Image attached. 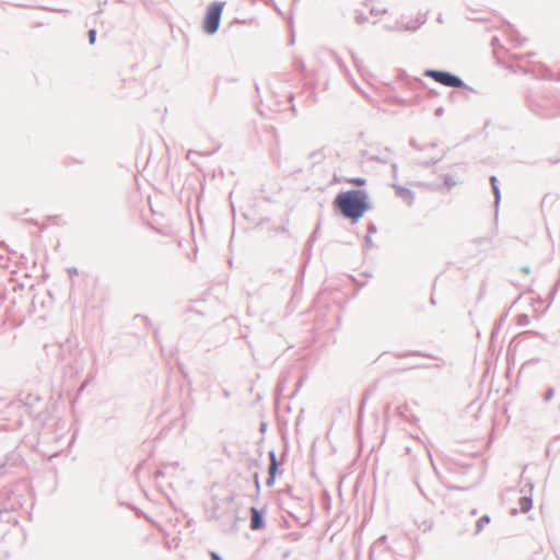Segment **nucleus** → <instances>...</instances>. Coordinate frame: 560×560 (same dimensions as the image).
<instances>
[{
    "mask_svg": "<svg viewBox=\"0 0 560 560\" xmlns=\"http://www.w3.org/2000/svg\"><path fill=\"white\" fill-rule=\"evenodd\" d=\"M334 206L345 218L355 222L370 209L369 196L364 190L343 191L337 195Z\"/></svg>",
    "mask_w": 560,
    "mask_h": 560,
    "instance_id": "f257e3e1",
    "label": "nucleus"
},
{
    "mask_svg": "<svg viewBox=\"0 0 560 560\" xmlns=\"http://www.w3.org/2000/svg\"><path fill=\"white\" fill-rule=\"evenodd\" d=\"M225 2L217 1L212 2L208 9L203 20L202 28L203 32L208 35H213L217 33L220 26L222 11L224 9Z\"/></svg>",
    "mask_w": 560,
    "mask_h": 560,
    "instance_id": "f03ea898",
    "label": "nucleus"
},
{
    "mask_svg": "<svg viewBox=\"0 0 560 560\" xmlns=\"http://www.w3.org/2000/svg\"><path fill=\"white\" fill-rule=\"evenodd\" d=\"M427 77L434 79L436 82L451 88H459L463 82L459 78L444 71L427 70L424 72Z\"/></svg>",
    "mask_w": 560,
    "mask_h": 560,
    "instance_id": "7ed1b4c3",
    "label": "nucleus"
},
{
    "mask_svg": "<svg viewBox=\"0 0 560 560\" xmlns=\"http://www.w3.org/2000/svg\"><path fill=\"white\" fill-rule=\"evenodd\" d=\"M262 518H261V514L258 512V510L256 509H252V523H250V528L256 530V529H260L262 528Z\"/></svg>",
    "mask_w": 560,
    "mask_h": 560,
    "instance_id": "20e7f679",
    "label": "nucleus"
},
{
    "mask_svg": "<svg viewBox=\"0 0 560 560\" xmlns=\"http://www.w3.org/2000/svg\"><path fill=\"white\" fill-rule=\"evenodd\" d=\"M518 506H520L521 512L526 513L532 509L533 501L528 497H522L518 500Z\"/></svg>",
    "mask_w": 560,
    "mask_h": 560,
    "instance_id": "39448f33",
    "label": "nucleus"
},
{
    "mask_svg": "<svg viewBox=\"0 0 560 560\" xmlns=\"http://www.w3.org/2000/svg\"><path fill=\"white\" fill-rule=\"evenodd\" d=\"M270 459H271V463H270V467H269V474H270V479H273L276 470H277V463H276V457L273 454L270 455Z\"/></svg>",
    "mask_w": 560,
    "mask_h": 560,
    "instance_id": "423d86ee",
    "label": "nucleus"
},
{
    "mask_svg": "<svg viewBox=\"0 0 560 560\" xmlns=\"http://www.w3.org/2000/svg\"><path fill=\"white\" fill-rule=\"evenodd\" d=\"M347 182L350 183V184H353L355 186H363L365 184V179L364 178H360V177L349 178V179H347Z\"/></svg>",
    "mask_w": 560,
    "mask_h": 560,
    "instance_id": "0eeeda50",
    "label": "nucleus"
},
{
    "mask_svg": "<svg viewBox=\"0 0 560 560\" xmlns=\"http://www.w3.org/2000/svg\"><path fill=\"white\" fill-rule=\"evenodd\" d=\"M490 523V518L488 516H482L479 521H478V529H482L487 524Z\"/></svg>",
    "mask_w": 560,
    "mask_h": 560,
    "instance_id": "6e6552de",
    "label": "nucleus"
},
{
    "mask_svg": "<svg viewBox=\"0 0 560 560\" xmlns=\"http://www.w3.org/2000/svg\"><path fill=\"white\" fill-rule=\"evenodd\" d=\"M95 37H96L95 30H90L89 31V40H90L91 45H93L95 43Z\"/></svg>",
    "mask_w": 560,
    "mask_h": 560,
    "instance_id": "1a4fd4ad",
    "label": "nucleus"
},
{
    "mask_svg": "<svg viewBox=\"0 0 560 560\" xmlns=\"http://www.w3.org/2000/svg\"><path fill=\"white\" fill-rule=\"evenodd\" d=\"M213 560H222L217 553H211Z\"/></svg>",
    "mask_w": 560,
    "mask_h": 560,
    "instance_id": "9d476101",
    "label": "nucleus"
}]
</instances>
